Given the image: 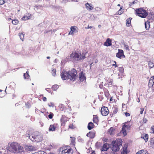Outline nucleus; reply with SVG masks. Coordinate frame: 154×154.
I'll use <instances>...</instances> for the list:
<instances>
[{"instance_id":"obj_1","label":"nucleus","mask_w":154,"mask_h":154,"mask_svg":"<svg viewBox=\"0 0 154 154\" xmlns=\"http://www.w3.org/2000/svg\"><path fill=\"white\" fill-rule=\"evenodd\" d=\"M77 74L76 71L74 69L69 72L63 70L61 72V76L63 80L70 79V80L74 81L76 79Z\"/></svg>"},{"instance_id":"obj_2","label":"nucleus","mask_w":154,"mask_h":154,"mask_svg":"<svg viewBox=\"0 0 154 154\" xmlns=\"http://www.w3.org/2000/svg\"><path fill=\"white\" fill-rule=\"evenodd\" d=\"M7 149L9 151L17 154H22L24 152L23 147L15 142H12L10 144L9 143L8 146L7 147Z\"/></svg>"},{"instance_id":"obj_3","label":"nucleus","mask_w":154,"mask_h":154,"mask_svg":"<svg viewBox=\"0 0 154 154\" xmlns=\"http://www.w3.org/2000/svg\"><path fill=\"white\" fill-rule=\"evenodd\" d=\"M70 57V59L73 62H76L77 61L84 59L85 58V56H80V55L76 52H72L71 54Z\"/></svg>"},{"instance_id":"obj_4","label":"nucleus","mask_w":154,"mask_h":154,"mask_svg":"<svg viewBox=\"0 0 154 154\" xmlns=\"http://www.w3.org/2000/svg\"><path fill=\"white\" fill-rule=\"evenodd\" d=\"M122 140H120L112 142V146L111 148L112 151L114 152L119 151L120 149L119 146L122 145Z\"/></svg>"},{"instance_id":"obj_5","label":"nucleus","mask_w":154,"mask_h":154,"mask_svg":"<svg viewBox=\"0 0 154 154\" xmlns=\"http://www.w3.org/2000/svg\"><path fill=\"white\" fill-rule=\"evenodd\" d=\"M135 12L139 16L142 18H145L148 15V13L146 10L142 8L137 9Z\"/></svg>"},{"instance_id":"obj_6","label":"nucleus","mask_w":154,"mask_h":154,"mask_svg":"<svg viewBox=\"0 0 154 154\" xmlns=\"http://www.w3.org/2000/svg\"><path fill=\"white\" fill-rule=\"evenodd\" d=\"M100 112L103 116H105L108 114L109 111L107 107L103 106L101 108Z\"/></svg>"},{"instance_id":"obj_7","label":"nucleus","mask_w":154,"mask_h":154,"mask_svg":"<svg viewBox=\"0 0 154 154\" xmlns=\"http://www.w3.org/2000/svg\"><path fill=\"white\" fill-rule=\"evenodd\" d=\"M70 29L69 35H73L74 33L77 32L78 31V28L76 26H72L70 28Z\"/></svg>"},{"instance_id":"obj_8","label":"nucleus","mask_w":154,"mask_h":154,"mask_svg":"<svg viewBox=\"0 0 154 154\" xmlns=\"http://www.w3.org/2000/svg\"><path fill=\"white\" fill-rule=\"evenodd\" d=\"M119 52L116 54V56L119 58H125V56L124 54L123 51L122 50L119 49Z\"/></svg>"},{"instance_id":"obj_9","label":"nucleus","mask_w":154,"mask_h":154,"mask_svg":"<svg viewBox=\"0 0 154 154\" xmlns=\"http://www.w3.org/2000/svg\"><path fill=\"white\" fill-rule=\"evenodd\" d=\"M73 152V150L70 148L68 149H66L63 150L62 153L63 154H72Z\"/></svg>"},{"instance_id":"obj_10","label":"nucleus","mask_w":154,"mask_h":154,"mask_svg":"<svg viewBox=\"0 0 154 154\" xmlns=\"http://www.w3.org/2000/svg\"><path fill=\"white\" fill-rule=\"evenodd\" d=\"M43 139V137L41 134H37L35 135V142H39L42 140Z\"/></svg>"},{"instance_id":"obj_11","label":"nucleus","mask_w":154,"mask_h":154,"mask_svg":"<svg viewBox=\"0 0 154 154\" xmlns=\"http://www.w3.org/2000/svg\"><path fill=\"white\" fill-rule=\"evenodd\" d=\"M112 45V41L109 38H107L106 41L104 43V45L106 46H110Z\"/></svg>"},{"instance_id":"obj_12","label":"nucleus","mask_w":154,"mask_h":154,"mask_svg":"<svg viewBox=\"0 0 154 154\" xmlns=\"http://www.w3.org/2000/svg\"><path fill=\"white\" fill-rule=\"evenodd\" d=\"M109 145L107 143H104L102 148L101 149V151H107L109 149Z\"/></svg>"},{"instance_id":"obj_13","label":"nucleus","mask_w":154,"mask_h":154,"mask_svg":"<svg viewBox=\"0 0 154 154\" xmlns=\"http://www.w3.org/2000/svg\"><path fill=\"white\" fill-rule=\"evenodd\" d=\"M95 133L94 132L90 131L87 134V136L90 138H93L94 137Z\"/></svg>"},{"instance_id":"obj_14","label":"nucleus","mask_w":154,"mask_h":154,"mask_svg":"<svg viewBox=\"0 0 154 154\" xmlns=\"http://www.w3.org/2000/svg\"><path fill=\"white\" fill-rule=\"evenodd\" d=\"M85 5L87 9L88 10H91L94 8V7L88 3L86 4Z\"/></svg>"},{"instance_id":"obj_15","label":"nucleus","mask_w":154,"mask_h":154,"mask_svg":"<svg viewBox=\"0 0 154 154\" xmlns=\"http://www.w3.org/2000/svg\"><path fill=\"white\" fill-rule=\"evenodd\" d=\"M60 122L61 125L64 126L65 122H66L65 117L64 116H62V118L60 119Z\"/></svg>"},{"instance_id":"obj_16","label":"nucleus","mask_w":154,"mask_h":154,"mask_svg":"<svg viewBox=\"0 0 154 154\" xmlns=\"http://www.w3.org/2000/svg\"><path fill=\"white\" fill-rule=\"evenodd\" d=\"M28 136H27V137H29V138L32 141L35 142V134H32L30 135L29 134H28Z\"/></svg>"},{"instance_id":"obj_17","label":"nucleus","mask_w":154,"mask_h":154,"mask_svg":"<svg viewBox=\"0 0 154 154\" xmlns=\"http://www.w3.org/2000/svg\"><path fill=\"white\" fill-rule=\"evenodd\" d=\"M79 78L81 81H83L85 80L86 79V77L82 73H81L79 74Z\"/></svg>"},{"instance_id":"obj_18","label":"nucleus","mask_w":154,"mask_h":154,"mask_svg":"<svg viewBox=\"0 0 154 154\" xmlns=\"http://www.w3.org/2000/svg\"><path fill=\"white\" fill-rule=\"evenodd\" d=\"M94 124L93 123L91 122H90L88 125V128L89 130H91L94 128Z\"/></svg>"},{"instance_id":"obj_19","label":"nucleus","mask_w":154,"mask_h":154,"mask_svg":"<svg viewBox=\"0 0 154 154\" xmlns=\"http://www.w3.org/2000/svg\"><path fill=\"white\" fill-rule=\"evenodd\" d=\"M150 146L154 149V137L150 139Z\"/></svg>"},{"instance_id":"obj_20","label":"nucleus","mask_w":154,"mask_h":154,"mask_svg":"<svg viewBox=\"0 0 154 154\" xmlns=\"http://www.w3.org/2000/svg\"><path fill=\"white\" fill-rule=\"evenodd\" d=\"M153 82V80H152V77H151L148 83V86L149 87H151L153 85H154Z\"/></svg>"},{"instance_id":"obj_21","label":"nucleus","mask_w":154,"mask_h":154,"mask_svg":"<svg viewBox=\"0 0 154 154\" xmlns=\"http://www.w3.org/2000/svg\"><path fill=\"white\" fill-rule=\"evenodd\" d=\"M145 27L146 30H148L150 26L149 22L147 21L145 23Z\"/></svg>"},{"instance_id":"obj_22","label":"nucleus","mask_w":154,"mask_h":154,"mask_svg":"<svg viewBox=\"0 0 154 154\" xmlns=\"http://www.w3.org/2000/svg\"><path fill=\"white\" fill-rule=\"evenodd\" d=\"M56 127L54 125H51L49 128V131H54L55 130Z\"/></svg>"},{"instance_id":"obj_23","label":"nucleus","mask_w":154,"mask_h":154,"mask_svg":"<svg viewBox=\"0 0 154 154\" xmlns=\"http://www.w3.org/2000/svg\"><path fill=\"white\" fill-rule=\"evenodd\" d=\"M109 131L111 135H113L114 134L115 130L112 127H111L109 129Z\"/></svg>"},{"instance_id":"obj_24","label":"nucleus","mask_w":154,"mask_h":154,"mask_svg":"<svg viewBox=\"0 0 154 154\" xmlns=\"http://www.w3.org/2000/svg\"><path fill=\"white\" fill-rule=\"evenodd\" d=\"M27 14L26 15H24L22 18V19L24 20H27L29 19L30 18V17L29 16V14H27Z\"/></svg>"},{"instance_id":"obj_25","label":"nucleus","mask_w":154,"mask_h":154,"mask_svg":"<svg viewBox=\"0 0 154 154\" xmlns=\"http://www.w3.org/2000/svg\"><path fill=\"white\" fill-rule=\"evenodd\" d=\"M93 120L94 123L97 124V123H98V117L96 116H94L93 117Z\"/></svg>"},{"instance_id":"obj_26","label":"nucleus","mask_w":154,"mask_h":154,"mask_svg":"<svg viewBox=\"0 0 154 154\" xmlns=\"http://www.w3.org/2000/svg\"><path fill=\"white\" fill-rule=\"evenodd\" d=\"M119 70L120 72V74L121 75L123 74V73L124 72V69L122 67H119Z\"/></svg>"},{"instance_id":"obj_27","label":"nucleus","mask_w":154,"mask_h":154,"mask_svg":"<svg viewBox=\"0 0 154 154\" xmlns=\"http://www.w3.org/2000/svg\"><path fill=\"white\" fill-rule=\"evenodd\" d=\"M24 34L23 33H19V35L20 37V39L22 41H23L24 39Z\"/></svg>"},{"instance_id":"obj_28","label":"nucleus","mask_w":154,"mask_h":154,"mask_svg":"<svg viewBox=\"0 0 154 154\" xmlns=\"http://www.w3.org/2000/svg\"><path fill=\"white\" fill-rule=\"evenodd\" d=\"M142 138H143V139L146 142L148 139V135L147 134H146L145 135V136L144 137H141Z\"/></svg>"},{"instance_id":"obj_29","label":"nucleus","mask_w":154,"mask_h":154,"mask_svg":"<svg viewBox=\"0 0 154 154\" xmlns=\"http://www.w3.org/2000/svg\"><path fill=\"white\" fill-rule=\"evenodd\" d=\"M59 88V86L57 85H55L52 86V89L54 91L56 90Z\"/></svg>"},{"instance_id":"obj_30","label":"nucleus","mask_w":154,"mask_h":154,"mask_svg":"<svg viewBox=\"0 0 154 154\" xmlns=\"http://www.w3.org/2000/svg\"><path fill=\"white\" fill-rule=\"evenodd\" d=\"M122 133H123L124 135H125L127 134V132L126 131V130L125 129V128H123V126L122 127Z\"/></svg>"},{"instance_id":"obj_31","label":"nucleus","mask_w":154,"mask_h":154,"mask_svg":"<svg viewBox=\"0 0 154 154\" xmlns=\"http://www.w3.org/2000/svg\"><path fill=\"white\" fill-rule=\"evenodd\" d=\"M123 128H126L128 129H130L131 128V126L129 125H126L124 124L123 125Z\"/></svg>"},{"instance_id":"obj_32","label":"nucleus","mask_w":154,"mask_h":154,"mask_svg":"<svg viewBox=\"0 0 154 154\" xmlns=\"http://www.w3.org/2000/svg\"><path fill=\"white\" fill-rule=\"evenodd\" d=\"M127 147L125 148H123L122 151L121 152V154H127V152L126 151Z\"/></svg>"},{"instance_id":"obj_33","label":"nucleus","mask_w":154,"mask_h":154,"mask_svg":"<svg viewBox=\"0 0 154 154\" xmlns=\"http://www.w3.org/2000/svg\"><path fill=\"white\" fill-rule=\"evenodd\" d=\"M18 21L17 20H14L12 21V23L14 25H17L18 23Z\"/></svg>"},{"instance_id":"obj_34","label":"nucleus","mask_w":154,"mask_h":154,"mask_svg":"<svg viewBox=\"0 0 154 154\" xmlns=\"http://www.w3.org/2000/svg\"><path fill=\"white\" fill-rule=\"evenodd\" d=\"M56 70L55 69H54L52 70L51 73H52V75L54 76H56Z\"/></svg>"},{"instance_id":"obj_35","label":"nucleus","mask_w":154,"mask_h":154,"mask_svg":"<svg viewBox=\"0 0 154 154\" xmlns=\"http://www.w3.org/2000/svg\"><path fill=\"white\" fill-rule=\"evenodd\" d=\"M149 66L150 68L154 67V64L152 62H150L149 63Z\"/></svg>"},{"instance_id":"obj_36","label":"nucleus","mask_w":154,"mask_h":154,"mask_svg":"<svg viewBox=\"0 0 154 154\" xmlns=\"http://www.w3.org/2000/svg\"><path fill=\"white\" fill-rule=\"evenodd\" d=\"M25 79H28L29 77V75L27 73V72H26V73H24L23 75Z\"/></svg>"},{"instance_id":"obj_37","label":"nucleus","mask_w":154,"mask_h":154,"mask_svg":"<svg viewBox=\"0 0 154 154\" xmlns=\"http://www.w3.org/2000/svg\"><path fill=\"white\" fill-rule=\"evenodd\" d=\"M35 154H47V153L44 151H41L38 152H35Z\"/></svg>"},{"instance_id":"obj_38","label":"nucleus","mask_w":154,"mask_h":154,"mask_svg":"<svg viewBox=\"0 0 154 154\" xmlns=\"http://www.w3.org/2000/svg\"><path fill=\"white\" fill-rule=\"evenodd\" d=\"M124 48H125L126 50H129V47L128 45H127L126 44H124Z\"/></svg>"},{"instance_id":"obj_39","label":"nucleus","mask_w":154,"mask_h":154,"mask_svg":"<svg viewBox=\"0 0 154 154\" xmlns=\"http://www.w3.org/2000/svg\"><path fill=\"white\" fill-rule=\"evenodd\" d=\"M54 116V114L52 112H51L50 114L48 115V117L50 119H51Z\"/></svg>"},{"instance_id":"obj_40","label":"nucleus","mask_w":154,"mask_h":154,"mask_svg":"<svg viewBox=\"0 0 154 154\" xmlns=\"http://www.w3.org/2000/svg\"><path fill=\"white\" fill-rule=\"evenodd\" d=\"M48 105L50 107H54V104L53 103L50 102V103H48Z\"/></svg>"},{"instance_id":"obj_41","label":"nucleus","mask_w":154,"mask_h":154,"mask_svg":"<svg viewBox=\"0 0 154 154\" xmlns=\"http://www.w3.org/2000/svg\"><path fill=\"white\" fill-rule=\"evenodd\" d=\"M153 16V15L152 14H149L148 16V18L149 20L152 19H153V18H152Z\"/></svg>"},{"instance_id":"obj_42","label":"nucleus","mask_w":154,"mask_h":154,"mask_svg":"<svg viewBox=\"0 0 154 154\" xmlns=\"http://www.w3.org/2000/svg\"><path fill=\"white\" fill-rule=\"evenodd\" d=\"M118 112V109L117 108H114L113 111V113L114 114H115L116 113H117V112Z\"/></svg>"},{"instance_id":"obj_43","label":"nucleus","mask_w":154,"mask_h":154,"mask_svg":"<svg viewBox=\"0 0 154 154\" xmlns=\"http://www.w3.org/2000/svg\"><path fill=\"white\" fill-rule=\"evenodd\" d=\"M25 105L26 107L27 108H29L30 106V104L28 102H27L26 103Z\"/></svg>"},{"instance_id":"obj_44","label":"nucleus","mask_w":154,"mask_h":154,"mask_svg":"<svg viewBox=\"0 0 154 154\" xmlns=\"http://www.w3.org/2000/svg\"><path fill=\"white\" fill-rule=\"evenodd\" d=\"M131 21L129 22V20H127V22L126 25L128 26H129L130 25Z\"/></svg>"},{"instance_id":"obj_45","label":"nucleus","mask_w":154,"mask_h":154,"mask_svg":"<svg viewBox=\"0 0 154 154\" xmlns=\"http://www.w3.org/2000/svg\"><path fill=\"white\" fill-rule=\"evenodd\" d=\"M5 3V1L3 0H0V5H2Z\"/></svg>"},{"instance_id":"obj_46","label":"nucleus","mask_w":154,"mask_h":154,"mask_svg":"<svg viewBox=\"0 0 154 154\" xmlns=\"http://www.w3.org/2000/svg\"><path fill=\"white\" fill-rule=\"evenodd\" d=\"M144 110V108H140V114H142Z\"/></svg>"},{"instance_id":"obj_47","label":"nucleus","mask_w":154,"mask_h":154,"mask_svg":"<svg viewBox=\"0 0 154 154\" xmlns=\"http://www.w3.org/2000/svg\"><path fill=\"white\" fill-rule=\"evenodd\" d=\"M143 122L145 123H146L147 122V120L145 118H144L143 119Z\"/></svg>"},{"instance_id":"obj_48","label":"nucleus","mask_w":154,"mask_h":154,"mask_svg":"<svg viewBox=\"0 0 154 154\" xmlns=\"http://www.w3.org/2000/svg\"><path fill=\"white\" fill-rule=\"evenodd\" d=\"M151 129L152 131V133L154 134V126L151 127Z\"/></svg>"},{"instance_id":"obj_49","label":"nucleus","mask_w":154,"mask_h":154,"mask_svg":"<svg viewBox=\"0 0 154 154\" xmlns=\"http://www.w3.org/2000/svg\"><path fill=\"white\" fill-rule=\"evenodd\" d=\"M60 106H60L59 105V106L60 107H61V108H62V109L61 110H63V109H64V105L63 104H61Z\"/></svg>"},{"instance_id":"obj_50","label":"nucleus","mask_w":154,"mask_h":154,"mask_svg":"<svg viewBox=\"0 0 154 154\" xmlns=\"http://www.w3.org/2000/svg\"><path fill=\"white\" fill-rule=\"evenodd\" d=\"M125 114L126 116H130V114L129 113H128L127 112H126L125 113Z\"/></svg>"},{"instance_id":"obj_51","label":"nucleus","mask_w":154,"mask_h":154,"mask_svg":"<svg viewBox=\"0 0 154 154\" xmlns=\"http://www.w3.org/2000/svg\"><path fill=\"white\" fill-rule=\"evenodd\" d=\"M29 150L32 151V150H33V148L32 146H30L29 147Z\"/></svg>"},{"instance_id":"obj_52","label":"nucleus","mask_w":154,"mask_h":154,"mask_svg":"<svg viewBox=\"0 0 154 154\" xmlns=\"http://www.w3.org/2000/svg\"><path fill=\"white\" fill-rule=\"evenodd\" d=\"M43 100L44 101H47V98L45 97H43Z\"/></svg>"},{"instance_id":"obj_53","label":"nucleus","mask_w":154,"mask_h":154,"mask_svg":"<svg viewBox=\"0 0 154 154\" xmlns=\"http://www.w3.org/2000/svg\"><path fill=\"white\" fill-rule=\"evenodd\" d=\"M114 63H115V64H113V66H115V67H118V66L116 64V61H114Z\"/></svg>"},{"instance_id":"obj_54","label":"nucleus","mask_w":154,"mask_h":154,"mask_svg":"<svg viewBox=\"0 0 154 154\" xmlns=\"http://www.w3.org/2000/svg\"><path fill=\"white\" fill-rule=\"evenodd\" d=\"M73 125H70L69 126V128H70L72 129L73 128Z\"/></svg>"},{"instance_id":"obj_55","label":"nucleus","mask_w":154,"mask_h":154,"mask_svg":"<svg viewBox=\"0 0 154 154\" xmlns=\"http://www.w3.org/2000/svg\"><path fill=\"white\" fill-rule=\"evenodd\" d=\"M137 1H133V2H132V5H133V4H134L135 3H137Z\"/></svg>"},{"instance_id":"obj_56","label":"nucleus","mask_w":154,"mask_h":154,"mask_svg":"<svg viewBox=\"0 0 154 154\" xmlns=\"http://www.w3.org/2000/svg\"><path fill=\"white\" fill-rule=\"evenodd\" d=\"M122 14V13L121 12V11H120V10H119L118 11V14H119V15H120V14Z\"/></svg>"},{"instance_id":"obj_57","label":"nucleus","mask_w":154,"mask_h":154,"mask_svg":"<svg viewBox=\"0 0 154 154\" xmlns=\"http://www.w3.org/2000/svg\"><path fill=\"white\" fill-rule=\"evenodd\" d=\"M132 3H131V2H129V7H131V6H132Z\"/></svg>"},{"instance_id":"obj_58","label":"nucleus","mask_w":154,"mask_h":154,"mask_svg":"<svg viewBox=\"0 0 154 154\" xmlns=\"http://www.w3.org/2000/svg\"><path fill=\"white\" fill-rule=\"evenodd\" d=\"M92 27V26H88V27L87 28V29H89V28H91Z\"/></svg>"},{"instance_id":"obj_59","label":"nucleus","mask_w":154,"mask_h":154,"mask_svg":"<svg viewBox=\"0 0 154 154\" xmlns=\"http://www.w3.org/2000/svg\"><path fill=\"white\" fill-rule=\"evenodd\" d=\"M50 32V30L46 31H45V33H48V32Z\"/></svg>"},{"instance_id":"obj_60","label":"nucleus","mask_w":154,"mask_h":154,"mask_svg":"<svg viewBox=\"0 0 154 154\" xmlns=\"http://www.w3.org/2000/svg\"><path fill=\"white\" fill-rule=\"evenodd\" d=\"M100 144V143H99V142H97L96 143V145L97 146V144Z\"/></svg>"},{"instance_id":"obj_61","label":"nucleus","mask_w":154,"mask_h":154,"mask_svg":"<svg viewBox=\"0 0 154 154\" xmlns=\"http://www.w3.org/2000/svg\"><path fill=\"white\" fill-rule=\"evenodd\" d=\"M111 84H112L111 82H109V84H108V85H111Z\"/></svg>"},{"instance_id":"obj_62","label":"nucleus","mask_w":154,"mask_h":154,"mask_svg":"<svg viewBox=\"0 0 154 154\" xmlns=\"http://www.w3.org/2000/svg\"><path fill=\"white\" fill-rule=\"evenodd\" d=\"M98 26L99 28H100L101 27V26L100 25H98Z\"/></svg>"},{"instance_id":"obj_63","label":"nucleus","mask_w":154,"mask_h":154,"mask_svg":"<svg viewBox=\"0 0 154 154\" xmlns=\"http://www.w3.org/2000/svg\"><path fill=\"white\" fill-rule=\"evenodd\" d=\"M47 59H50V57H47Z\"/></svg>"},{"instance_id":"obj_64","label":"nucleus","mask_w":154,"mask_h":154,"mask_svg":"<svg viewBox=\"0 0 154 154\" xmlns=\"http://www.w3.org/2000/svg\"><path fill=\"white\" fill-rule=\"evenodd\" d=\"M92 64H93V63H92L90 64V67H91L92 66Z\"/></svg>"}]
</instances>
